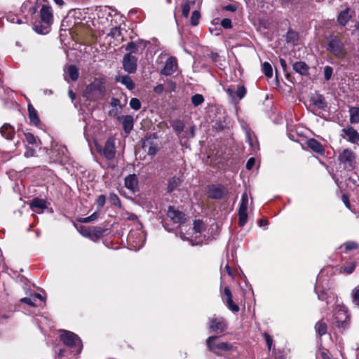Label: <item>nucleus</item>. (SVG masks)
Returning a JSON list of instances; mask_svg holds the SVG:
<instances>
[{
	"label": "nucleus",
	"instance_id": "f257e3e1",
	"mask_svg": "<svg viewBox=\"0 0 359 359\" xmlns=\"http://www.w3.org/2000/svg\"><path fill=\"white\" fill-rule=\"evenodd\" d=\"M106 94L105 81L102 78H95L84 90V96L90 101L102 99Z\"/></svg>",
	"mask_w": 359,
	"mask_h": 359
},
{
	"label": "nucleus",
	"instance_id": "f03ea898",
	"mask_svg": "<svg viewBox=\"0 0 359 359\" xmlns=\"http://www.w3.org/2000/svg\"><path fill=\"white\" fill-rule=\"evenodd\" d=\"M325 48L327 51L337 59H344L348 54L345 43L336 35H330L326 38Z\"/></svg>",
	"mask_w": 359,
	"mask_h": 359
},
{
	"label": "nucleus",
	"instance_id": "7ed1b4c3",
	"mask_svg": "<svg viewBox=\"0 0 359 359\" xmlns=\"http://www.w3.org/2000/svg\"><path fill=\"white\" fill-rule=\"evenodd\" d=\"M60 339L66 346L76 348V354L81 353L83 346L81 340L74 332L61 330Z\"/></svg>",
	"mask_w": 359,
	"mask_h": 359
},
{
	"label": "nucleus",
	"instance_id": "20e7f679",
	"mask_svg": "<svg viewBox=\"0 0 359 359\" xmlns=\"http://www.w3.org/2000/svg\"><path fill=\"white\" fill-rule=\"evenodd\" d=\"M336 309L337 311L334 314V323L338 328L344 330L348 327L349 316L344 306L338 305Z\"/></svg>",
	"mask_w": 359,
	"mask_h": 359
},
{
	"label": "nucleus",
	"instance_id": "39448f33",
	"mask_svg": "<svg viewBox=\"0 0 359 359\" xmlns=\"http://www.w3.org/2000/svg\"><path fill=\"white\" fill-rule=\"evenodd\" d=\"M218 337H209L206 341L208 349L217 355H220L223 351H227L232 348V346L226 342L217 341Z\"/></svg>",
	"mask_w": 359,
	"mask_h": 359
},
{
	"label": "nucleus",
	"instance_id": "423d86ee",
	"mask_svg": "<svg viewBox=\"0 0 359 359\" xmlns=\"http://www.w3.org/2000/svg\"><path fill=\"white\" fill-rule=\"evenodd\" d=\"M97 149L107 159L111 160L116 155L115 140L110 137L106 141L102 149L99 148L98 147Z\"/></svg>",
	"mask_w": 359,
	"mask_h": 359
},
{
	"label": "nucleus",
	"instance_id": "0eeeda50",
	"mask_svg": "<svg viewBox=\"0 0 359 359\" xmlns=\"http://www.w3.org/2000/svg\"><path fill=\"white\" fill-rule=\"evenodd\" d=\"M227 329L225 320L223 318H211L209 320V330L211 332L220 334Z\"/></svg>",
	"mask_w": 359,
	"mask_h": 359
},
{
	"label": "nucleus",
	"instance_id": "6e6552de",
	"mask_svg": "<svg viewBox=\"0 0 359 359\" xmlns=\"http://www.w3.org/2000/svg\"><path fill=\"white\" fill-rule=\"evenodd\" d=\"M248 196L246 192L242 195L241 203L238 209L239 215V226H243L245 225L248 220Z\"/></svg>",
	"mask_w": 359,
	"mask_h": 359
},
{
	"label": "nucleus",
	"instance_id": "1a4fd4ad",
	"mask_svg": "<svg viewBox=\"0 0 359 359\" xmlns=\"http://www.w3.org/2000/svg\"><path fill=\"white\" fill-rule=\"evenodd\" d=\"M355 156L354 153L349 149H344L339 156V160L347 168H353L355 163Z\"/></svg>",
	"mask_w": 359,
	"mask_h": 359
},
{
	"label": "nucleus",
	"instance_id": "9d476101",
	"mask_svg": "<svg viewBox=\"0 0 359 359\" xmlns=\"http://www.w3.org/2000/svg\"><path fill=\"white\" fill-rule=\"evenodd\" d=\"M39 16L41 21L46 25L50 26L53 22V9L50 6L43 4L39 11Z\"/></svg>",
	"mask_w": 359,
	"mask_h": 359
},
{
	"label": "nucleus",
	"instance_id": "9b49d317",
	"mask_svg": "<svg viewBox=\"0 0 359 359\" xmlns=\"http://www.w3.org/2000/svg\"><path fill=\"white\" fill-rule=\"evenodd\" d=\"M137 58L131 53L126 54L123 59V69L128 73H134L137 69Z\"/></svg>",
	"mask_w": 359,
	"mask_h": 359
},
{
	"label": "nucleus",
	"instance_id": "f8f14e48",
	"mask_svg": "<svg viewBox=\"0 0 359 359\" xmlns=\"http://www.w3.org/2000/svg\"><path fill=\"white\" fill-rule=\"evenodd\" d=\"M341 132V136L351 143L356 144L359 142V133L353 127L348 126L343 128Z\"/></svg>",
	"mask_w": 359,
	"mask_h": 359
},
{
	"label": "nucleus",
	"instance_id": "ddd939ff",
	"mask_svg": "<svg viewBox=\"0 0 359 359\" xmlns=\"http://www.w3.org/2000/svg\"><path fill=\"white\" fill-rule=\"evenodd\" d=\"M167 217L175 224H181L185 220V215L175 209L173 206H170L167 212Z\"/></svg>",
	"mask_w": 359,
	"mask_h": 359
},
{
	"label": "nucleus",
	"instance_id": "4468645a",
	"mask_svg": "<svg viewBox=\"0 0 359 359\" xmlns=\"http://www.w3.org/2000/svg\"><path fill=\"white\" fill-rule=\"evenodd\" d=\"M177 69V59L174 57L168 58L165 61L164 67L161 69V74L165 76L172 74Z\"/></svg>",
	"mask_w": 359,
	"mask_h": 359
},
{
	"label": "nucleus",
	"instance_id": "2eb2a0df",
	"mask_svg": "<svg viewBox=\"0 0 359 359\" xmlns=\"http://www.w3.org/2000/svg\"><path fill=\"white\" fill-rule=\"evenodd\" d=\"M141 232L130 231L128 236V241L133 248H140L143 245Z\"/></svg>",
	"mask_w": 359,
	"mask_h": 359
},
{
	"label": "nucleus",
	"instance_id": "dca6fc26",
	"mask_svg": "<svg viewBox=\"0 0 359 359\" xmlns=\"http://www.w3.org/2000/svg\"><path fill=\"white\" fill-rule=\"evenodd\" d=\"M117 119L122 123L123 130L128 134L133 128L134 119L130 115L117 116Z\"/></svg>",
	"mask_w": 359,
	"mask_h": 359
},
{
	"label": "nucleus",
	"instance_id": "f3484780",
	"mask_svg": "<svg viewBox=\"0 0 359 359\" xmlns=\"http://www.w3.org/2000/svg\"><path fill=\"white\" fill-rule=\"evenodd\" d=\"M224 296L225 297V301L227 307L234 313H237L239 311V306L235 304L233 301L232 294L231 290L228 287H225L223 292Z\"/></svg>",
	"mask_w": 359,
	"mask_h": 359
},
{
	"label": "nucleus",
	"instance_id": "a211bd4d",
	"mask_svg": "<svg viewBox=\"0 0 359 359\" xmlns=\"http://www.w3.org/2000/svg\"><path fill=\"white\" fill-rule=\"evenodd\" d=\"M110 104L111 109L109 111L108 115L111 117L118 116V115L121 113L123 106L120 100L116 97L111 99Z\"/></svg>",
	"mask_w": 359,
	"mask_h": 359
},
{
	"label": "nucleus",
	"instance_id": "6ab92c4d",
	"mask_svg": "<svg viewBox=\"0 0 359 359\" xmlns=\"http://www.w3.org/2000/svg\"><path fill=\"white\" fill-rule=\"evenodd\" d=\"M207 194L208 198L220 199L224 196V191L222 187L212 185L209 187Z\"/></svg>",
	"mask_w": 359,
	"mask_h": 359
},
{
	"label": "nucleus",
	"instance_id": "aec40b11",
	"mask_svg": "<svg viewBox=\"0 0 359 359\" xmlns=\"http://www.w3.org/2000/svg\"><path fill=\"white\" fill-rule=\"evenodd\" d=\"M125 186L132 192H135L138 188V180L137 176L135 174L128 175L125 179Z\"/></svg>",
	"mask_w": 359,
	"mask_h": 359
},
{
	"label": "nucleus",
	"instance_id": "412c9836",
	"mask_svg": "<svg viewBox=\"0 0 359 359\" xmlns=\"http://www.w3.org/2000/svg\"><path fill=\"white\" fill-rule=\"evenodd\" d=\"M65 79L67 81H69L68 76L72 81H76L78 80L79 76L78 68L74 65H71L65 69Z\"/></svg>",
	"mask_w": 359,
	"mask_h": 359
},
{
	"label": "nucleus",
	"instance_id": "4be33fe9",
	"mask_svg": "<svg viewBox=\"0 0 359 359\" xmlns=\"http://www.w3.org/2000/svg\"><path fill=\"white\" fill-rule=\"evenodd\" d=\"M30 208L34 212L41 213L45 208H46V202L43 199L35 198L32 200L30 204Z\"/></svg>",
	"mask_w": 359,
	"mask_h": 359
},
{
	"label": "nucleus",
	"instance_id": "5701e85b",
	"mask_svg": "<svg viewBox=\"0 0 359 359\" xmlns=\"http://www.w3.org/2000/svg\"><path fill=\"white\" fill-rule=\"evenodd\" d=\"M0 133L6 139L12 140L15 135V129L9 123H4L0 128Z\"/></svg>",
	"mask_w": 359,
	"mask_h": 359
},
{
	"label": "nucleus",
	"instance_id": "b1692460",
	"mask_svg": "<svg viewBox=\"0 0 359 359\" xmlns=\"http://www.w3.org/2000/svg\"><path fill=\"white\" fill-rule=\"evenodd\" d=\"M309 66L302 61L297 62L293 65V69L302 76L309 75Z\"/></svg>",
	"mask_w": 359,
	"mask_h": 359
},
{
	"label": "nucleus",
	"instance_id": "393cba45",
	"mask_svg": "<svg viewBox=\"0 0 359 359\" xmlns=\"http://www.w3.org/2000/svg\"><path fill=\"white\" fill-rule=\"evenodd\" d=\"M307 146L317 154H323L324 148L322 144L316 140L311 138L307 140Z\"/></svg>",
	"mask_w": 359,
	"mask_h": 359
},
{
	"label": "nucleus",
	"instance_id": "a878e982",
	"mask_svg": "<svg viewBox=\"0 0 359 359\" xmlns=\"http://www.w3.org/2000/svg\"><path fill=\"white\" fill-rule=\"evenodd\" d=\"M116 81L124 85L128 90H133L135 88V83L128 75L116 76Z\"/></svg>",
	"mask_w": 359,
	"mask_h": 359
},
{
	"label": "nucleus",
	"instance_id": "bb28decb",
	"mask_svg": "<svg viewBox=\"0 0 359 359\" xmlns=\"http://www.w3.org/2000/svg\"><path fill=\"white\" fill-rule=\"evenodd\" d=\"M143 149L149 156H154L158 151V145L147 140L143 144Z\"/></svg>",
	"mask_w": 359,
	"mask_h": 359
},
{
	"label": "nucleus",
	"instance_id": "cd10ccee",
	"mask_svg": "<svg viewBox=\"0 0 359 359\" xmlns=\"http://www.w3.org/2000/svg\"><path fill=\"white\" fill-rule=\"evenodd\" d=\"M349 8H346L344 11H341L337 17V21L341 25H346L351 18V15L349 13Z\"/></svg>",
	"mask_w": 359,
	"mask_h": 359
},
{
	"label": "nucleus",
	"instance_id": "c85d7f7f",
	"mask_svg": "<svg viewBox=\"0 0 359 359\" xmlns=\"http://www.w3.org/2000/svg\"><path fill=\"white\" fill-rule=\"evenodd\" d=\"M29 118L32 123L38 126L40 123V119L38 116L37 111L32 104L28 105Z\"/></svg>",
	"mask_w": 359,
	"mask_h": 359
},
{
	"label": "nucleus",
	"instance_id": "c756f323",
	"mask_svg": "<svg viewBox=\"0 0 359 359\" xmlns=\"http://www.w3.org/2000/svg\"><path fill=\"white\" fill-rule=\"evenodd\" d=\"M350 114V123L352 124L359 123V107H351L348 110Z\"/></svg>",
	"mask_w": 359,
	"mask_h": 359
},
{
	"label": "nucleus",
	"instance_id": "7c9ffc66",
	"mask_svg": "<svg viewBox=\"0 0 359 359\" xmlns=\"http://www.w3.org/2000/svg\"><path fill=\"white\" fill-rule=\"evenodd\" d=\"M311 101L314 105L319 109H325L327 107V103L324 97L321 95H317L311 98Z\"/></svg>",
	"mask_w": 359,
	"mask_h": 359
},
{
	"label": "nucleus",
	"instance_id": "2f4dec72",
	"mask_svg": "<svg viewBox=\"0 0 359 359\" xmlns=\"http://www.w3.org/2000/svg\"><path fill=\"white\" fill-rule=\"evenodd\" d=\"M194 4H195L194 1H183L182 3V15L184 16L185 18H187L189 14V12H190L191 6Z\"/></svg>",
	"mask_w": 359,
	"mask_h": 359
},
{
	"label": "nucleus",
	"instance_id": "473e14b6",
	"mask_svg": "<svg viewBox=\"0 0 359 359\" xmlns=\"http://www.w3.org/2000/svg\"><path fill=\"white\" fill-rule=\"evenodd\" d=\"M180 180L178 177H172L168 181V191L172 192L180 184Z\"/></svg>",
	"mask_w": 359,
	"mask_h": 359
},
{
	"label": "nucleus",
	"instance_id": "72a5a7b5",
	"mask_svg": "<svg viewBox=\"0 0 359 359\" xmlns=\"http://www.w3.org/2000/svg\"><path fill=\"white\" fill-rule=\"evenodd\" d=\"M327 328V327L326 323L322 320L318 321L315 326V329L320 336H323L326 334Z\"/></svg>",
	"mask_w": 359,
	"mask_h": 359
},
{
	"label": "nucleus",
	"instance_id": "f704fd0d",
	"mask_svg": "<svg viewBox=\"0 0 359 359\" xmlns=\"http://www.w3.org/2000/svg\"><path fill=\"white\" fill-rule=\"evenodd\" d=\"M204 229H205V224L202 221L196 220L194 222V226L192 227L193 233H195L196 234H197V233L201 234V232Z\"/></svg>",
	"mask_w": 359,
	"mask_h": 359
},
{
	"label": "nucleus",
	"instance_id": "c9c22d12",
	"mask_svg": "<svg viewBox=\"0 0 359 359\" xmlns=\"http://www.w3.org/2000/svg\"><path fill=\"white\" fill-rule=\"evenodd\" d=\"M171 126L175 130V133L180 134L181 133L184 128V125L181 121H173L171 123Z\"/></svg>",
	"mask_w": 359,
	"mask_h": 359
},
{
	"label": "nucleus",
	"instance_id": "e433bc0d",
	"mask_svg": "<svg viewBox=\"0 0 359 359\" xmlns=\"http://www.w3.org/2000/svg\"><path fill=\"white\" fill-rule=\"evenodd\" d=\"M262 72H264V75L268 78H271L273 75L272 67L267 62H264V64L262 65Z\"/></svg>",
	"mask_w": 359,
	"mask_h": 359
},
{
	"label": "nucleus",
	"instance_id": "4c0bfd02",
	"mask_svg": "<svg viewBox=\"0 0 359 359\" xmlns=\"http://www.w3.org/2000/svg\"><path fill=\"white\" fill-rule=\"evenodd\" d=\"M204 102V97L201 94H196L191 97V102L194 107L201 105Z\"/></svg>",
	"mask_w": 359,
	"mask_h": 359
},
{
	"label": "nucleus",
	"instance_id": "58836bf2",
	"mask_svg": "<svg viewBox=\"0 0 359 359\" xmlns=\"http://www.w3.org/2000/svg\"><path fill=\"white\" fill-rule=\"evenodd\" d=\"M344 247V252H347L348 251L355 250L358 248L359 245L357 243L353 241H348L343 244L341 248Z\"/></svg>",
	"mask_w": 359,
	"mask_h": 359
},
{
	"label": "nucleus",
	"instance_id": "ea45409f",
	"mask_svg": "<svg viewBox=\"0 0 359 359\" xmlns=\"http://www.w3.org/2000/svg\"><path fill=\"white\" fill-rule=\"evenodd\" d=\"M201 13L198 11H194L191 16V24L192 26H196L199 23Z\"/></svg>",
	"mask_w": 359,
	"mask_h": 359
},
{
	"label": "nucleus",
	"instance_id": "a19ab883",
	"mask_svg": "<svg viewBox=\"0 0 359 359\" xmlns=\"http://www.w3.org/2000/svg\"><path fill=\"white\" fill-rule=\"evenodd\" d=\"M245 94L246 88L244 87V86H238L236 90V97H238L239 100H241L245 97Z\"/></svg>",
	"mask_w": 359,
	"mask_h": 359
},
{
	"label": "nucleus",
	"instance_id": "79ce46f5",
	"mask_svg": "<svg viewBox=\"0 0 359 359\" xmlns=\"http://www.w3.org/2000/svg\"><path fill=\"white\" fill-rule=\"evenodd\" d=\"M324 77L326 81L331 79L333 74V68L330 66L326 65L324 67Z\"/></svg>",
	"mask_w": 359,
	"mask_h": 359
},
{
	"label": "nucleus",
	"instance_id": "37998d69",
	"mask_svg": "<svg viewBox=\"0 0 359 359\" xmlns=\"http://www.w3.org/2000/svg\"><path fill=\"white\" fill-rule=\"evenodd\" d=\"M99 213L97 212H95L87 217H83L79 219V221L82 223H88L97 219Z\"/></svg>",
	"mask_w": 359,
	"mask_h": 359
},
{
	"label": "nucleus",
	"instance_id": "c03bdc74",
	"mask_svg": "<svg viewBox=\"0 0 359 359\" xmlns=\"http://www.w3.org/2000/svg\"><path fill=\"white\" fill-rule=\"evenodd\" d=\"M355 268V264L354 262L347 263L343 268V271L346 273H351Z\"/></svg>",
	"mask_w": 359,
	"mask_h": 359
},
{
	"label": "nucleus",
	"instance_id": "a18cd8bd",
	"mask_svg": "<svg viewBox=\"0 0 359 359\" xmlns=\"http://www.w3.org/2000/svg\"><path fill=\"white\" fill-rule=\"evenodd\" d=\"M130 106L135 110H138L141 108V102L137 98H132L130 101Z\"/></svg>",
	"mask_w": 359,
	"mask_h": 359
},
{
	"label": "nucleus",
	"instance_id": "49530a36",
	"mask_svg": "<svg viewBox=\"0 0 359 359\" xmlns=\"http://www.w3.org/2000/svg\"><path fill=\"white\" fill-rule=\"evenodd\" d=\"M25 140L28 142V144H34L36 143V137L33 134H32L30 133H25Z\"/></svg>",
	"mask_w": 359,
	"mask_h": 359
},
{
	"label": "nucleus",
	"instance_id": "de8ad7c7",
	"mask_svg": "<svg viewBox=\"0 0 359 359\" xmlns=\"http://www.w3.org/2000/svg\"><path fill=\"white\" fill-rule=\"evenodd\" d=\"M49 27L50 26H47L46 25L44 24V25L36 26L35 30L36 32H38L39 34H46L48 32Z\"/></svg>",
	"mask_w": 359,
	"mask_h": 359
},
{
	"label": "nucleus",
	"instance_id": "09e8293b",
	"mask_svg": "<svg viewBox=\"0 0 359 359\" xmlns=\"http://www.w3.org/2000/svg\"><path fill=\"white\" fill-rule=\"evenodd\" d=\"M126 50L130 51V53H136L137 51V46L135 42H130L127 44Z\"/></svg>",
	"mask_w": 359,
	"mask_h": 359
},
{
	"label": "nucleus",
	"instance_id": "8fccbe9b",
	"mask_svg": "<svg viewBox=\"0 0 359 359\" xmlns=\"http://www.w3.org/2000/svg\"><path fill=\"white\" fill-rule=\"evenodd\" d=\"M105 202L106 196L104 195H100L96 200V204L100 208L104 205Z\"/></svg>",
	"mask_w": 359,
	"mask_h": 359
},
{
	"label": "nucleus",
	"instance_id": "3c124183",
	"mask_svg": "<svg viewBox=\"0 0 359 359\" xmlns=\"http://www.w3.org/2000/svg\"><path fill=\"white\" fill-rule=\"evenodd\" d=\"M109 199L111 201L112 204L114 205H120V201L118 196L114 193H111L109 194Z\"/></svg>",
	"mask_w": 359,
	"mask_h": 359
},
{
	"label": "nucleus",
	"instance_id": "603ef678",
	"mask_svg": "<svg viewBox=\"0 0 359 359\" xmlns=\"http://www.w3.org/2000/svg\"><path fill=\"white\" fill-rule=\"evenodd\" d=\"M287 38L288 41H292V42H294L298 39V35L296 32L289 31L287 34Z\"/></svg>",
	"mask_w": 359,
	"mask_h": 359
},
{
	"label": "nucleus",
	"instance_id": "864d4df0",
	"mask_svg": "<svg viewBox=\"0 0 359 359\" xmlns=\"http://www.w3.org/2000/svg\"><path fill=\"white\" fill-rule=\"evenodd\" d=\"M221 25L225 29L231 28V20L229 18H224L221 21Z\"/></svg>",
	"mask_w": 359,
	"mask_h": 359
},
{
	"label": "nucleus",
	"instance_id": "5fc2aeb1",
	"mask_svg": "<svg viewBox=\"0 0 359 359\" xmlns=\"http://www.w3.org/2000/svg\"><path fill=\"white\" fill-rule=\"evenodd\" d=\"M225 91L232 100H234L236 98V90L234 88L229 87L226 88Z\"/></svg>",
	"mask_w": 359,
	"mask_h": 359
},
{
	"label": "nucleus",
	"instance_id": "6e6d98bb",
	"mask_svg": "<svg viewBox=\"0 0 359 359\" xmlns=\"http://www.w3.org/2000/svg\"><path fill=\"white\" fill-rule=\"evenodd\" d=\"M264 336L268 348H269V350H270L271 348L272 342H273L272 338L271 337V336L269 334H267L266 332L264 333Z\"/></svg>",
	"mask_w": 359,
	"mask_h": 359
},
{
	"label": "nucleus",
	"instance_id": "4d7b16f0",
	"mask_svg": "<svg viewBox=\"0 0 359 359\" xmlns=\"http://www.w3.org/2000/svg\"><path fill=\"white\" fill-rule=\"evenodd\" d=\"M353 302L359 304V289L355 288L353 292Z\"/></svg>",
	"mask_w": 359,
	"mask_h": 359
},
{
	"label": "nucleus",
	"instance_id": "13d9d810",
	"mask_svg": "<svg viewBox=\"0 0 359 359\" xmlns=\"http://www.w3.org/2000/svg\"><path fill=\"white\" fill-rule=\"evenodd\" d=\"M21 302L25 303L31 306L35 307L36 306V304L32 300V299L28 297H24L20 299Z\"/></svg>",
	"mask_w": 359,
	"mask_h": 359
},
{
	"label": "nucleus",
	"instance_id": "bf43d9fd",
	"mask_svg": "<svg viewBox=\"0 0 359 359\" xmlns=\"http://www.w3.org/2000/svg\"><path fill=\"white\" fill-rule=\"evenodd\" d=\"M255 163V160L254 158H249L246 163V168L248 170H251L254 167Z\"/></svg>",
	"mask_w": 359,
	"mask_h": 359
},
{
	"label": "nucleus",
	"instance_id": "052dcab7",
	"mask_svg": "<svg viewBox=\"0 0 359 359\" xmlns=\"http://www.w3.org/2000/svg\"><path fill=\"white\" fill-rule=\"evenodd\" d=\"M185 133H186V137L187 138H191V137H194V127L192 126L190 128V129L189 130H186L185 131Z\"/></svg>",
	"mask_w": 359,
	"mask_h": 359
},
{
	"label": "nucleus",
	"instance_id": "680f3d73",
	"mask_svg": "<svg viewBox=\"0 0 359 359\" xmlns=\"http://www.w3.org/2000/svg\"><path fill=\"white\" fill-rule=\"evenodd\" d=\"M163 90L164 88L162 84H159L154 88V92H156V93H161L163 91Z\"/></svg>",
	"mask_w": 359,
	"mask_h": 359
},
{
	"label": "nucleus",
	"instance_id": "e2e57ef3",
	"mask_svg": "<svg viewBox=\"0 0 359 359\" xmlns=\"http://www.w3.org/2000/svg\"><path fill=\"white\" fill-rule=\"evenodd\" d=\"M342 198H343V202L344 203L346 206L349 208L350 203H349L348 197L346 194H343Z\"/></svg>",
	"mask_w": 359,
	"mask_h": 359
},
{
	"label": "nucleus",
	"instance_id": "0e129e2a",
	"mask_svg": "<svg viewBox=\"0 0 359 359\" xmlns=\"http://www.w3.org/2000/svg\"><path fill=\"white\" fill-rule=\"evenodd\" d=\"M268 224H269V222H268L267 219H261L259 220V225L261 227L266 226Z\"/></svg>",
	"mask_w": 359,
	"mask_h": 359
},
{
	"label": "nucleus",
	"instance_id": "69168bd1",
	"mask_svg": "<svg viewBox=\"0 0 359 359\" xmlns=\"http://www.w3.org/2000/svg\"><path fill=\"white\" fill-rule=\"evenodd\" d=\"M120 34V30L117 28L111 29L110 33V34H111L113 36H115L116 35H119Z\"/></svg>",
	"mask_w": 359,
	"mask_h": 359
},
{
	"label": "nucleus",
	"instance_id": "338daca9",
	"mask_svg": "<svg viewBox=\"0 0 359 359\" xmlns=\"http://www.w3.org/2000/svg\"><path fill=\"white\" fill-rule=\"evenodd\" d=\"M224 269L229 276H233L232 271H231V268L229 266V264H226Z\"/></svg>",
	"mask_w": 359,
	"mask_h": 359
},
{
	"label": "nucleus",
	"instance_id": "774afa93",
	"mask_svg": "<svg viewBox=\"0 0 359 359\" xmlns=\"http://www.w3.org/2000/svg\"><path fill=\"white\" fill-rule=\"evenodd\" d=\"M280 63L281 65V67H283V70L285 71L287 67L286 61L284 59H280Z\"/></svg>",
	"mask_w": 359,
	"mask_h": 359
}]
</instances>
